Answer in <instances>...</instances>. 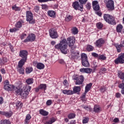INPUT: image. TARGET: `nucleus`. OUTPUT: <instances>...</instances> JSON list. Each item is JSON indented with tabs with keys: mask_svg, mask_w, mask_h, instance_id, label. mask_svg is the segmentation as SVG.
Returning <instances> with one entry per match:
<instances>
[{
	"mask_svg": "<svg viewBox=\"0 0 124 124\" xmlns=\"http://www.w3.org/2000/svg\"><path fill=\"white\" fill-rule=\"evenodd\" d=\"M68 45L66 39H63L59 44L55 46V48L57 50H60L62 54L66 55L68 53Z\"/></svg>",
	"mask_w": 124,
	"mask_h": 124,
	"instance_id": "1",
	"label": "nucleus"
},
{
	"mask_svg": "<svg viewBox=\"0 0 124 124\" xmlns=\"http://www.w3.org/2000/svg\"><path fill=\"white\" fill-rule=\"evenodd\" d=\"M31 90V87L30 85H24L22 89L17 88L16 93L17 94L19 93L23 98H27Z\"/></svg>",
	"mask_w": 124,
	"mask_h": 124,
	"instance_id": "2",
	"label": "nucleus"
},
{
	"mask_svg": "<svg viewBox=\"0 0 124 124\" xmlns=\"http://www.w3.org/2000/svg\"><path fill=\"white\" fill-rule=\"evenodd\" d=\"M19 57L22 59L19 61V66H22L25 64V63L28 60V51L27 50H20L19 51Z\"/></svg>",
	"mask_w": 124,
	"mask_h": 124,
	"instance_id": "3",
	"label": "nucleus"
},
{
	"mask_svg": "<svg viewBox=\"0 0 124 124\" xmlns=\"http://www.w3.org/2000/svg\"><path fill=\"white\" fill-rule=\"evenodd\" d=\"M103 18L105 21L108 24L110 25H116V20L113 16L109 14H104Z\"/></svg>",
	"mask_w": 124,
	"mask_h": 124,
	"instance_id": "4",
	"label": "nucleus"
},
{
	"mask_svg": "<svg viewBox=\"0 0 124 124\" xmlns=\"http://www.w3.org/2000/svg\"><path fill=\"white\" fill-rule=\"evenodd\" d=\"M81 63L83 66L85 67H89L90 66V63L88 60V57L87 54L85 53H82L81 55Z\"/></svg>",
	"mask_w": 124,
	"mask_h": 124,
	"instance_id": "5",
	"label": "nucleus"
},
{
	"mask_svg": "<svg viewBox=\"0 0 124 124\" xmlns=\"http://www.w3.org/2000/svg\"><path fill=\"white\" fill-rule=\"evenodd\" d=\"M26 21L29 22V24H34L35 23V20L33 19V15L31 12H26Z\"/></svg>",
	"mask_w": 124,
	"mask_h": 124,
	"instance_id": "6",
	"label": "nucleus"
},
{
	"mask_svg": "<svg viewBox=\"0 0 124 124\" xmlns=\"http://www.w3.org/2000/svg\"><path fill=\"white\" fill-rule=\"evenodd\" d=\"M35 40V35L33 33L30 34L26 39H25L23 42L26 43L27 42H32Z\"/></svg>",
	"mask_w": 124,
	"mask_h": 124,
	"instance_id": "7",
	"label": "nucleus"
},
{
	"mask_svg": "<svg viewBox=\"0 0 124 124\" xmlns=\"http://www.w3.org/2000/svg\"><path fill=\"white\" fill-rule=\"evenodd\" d=\"M114 62L116 64H119V63H124V53L119 55L118 58L115 60Z\"/></svg>",
	"mask_w": 124,
	"mask_h": 124,
	"instance_id": "8",
	"label": "nucleus"
},
{
	"mask_svg": "<svg viewBox=\"0 0 124 124\" xmlns=\"http://www.w3.org/2000/svg\"><path fill=\"white\" fill-rule=\"evenodd\" d=\"M73 6L74 9L76 10H80V11H83V5L79 4V2L75 1L73 3Z\"/></svg>",
	"mask_w": 124,
	"mask_h": 124,
	"instance_id": "9",
	"label": "nucleus"
},
{
	"mask_svg": "<svg viewBox=\"0 0 124 124\" xmlns=\"http://www.w3.org/2000/svg\"><path fill=\"white\" fill-rule=\"evenodd\" d=\"M49 35L51 38L56 39L58 38L59 35H58V33L57 31L55 30L54 29H51L49 30Z\"/></svg>",
	"mask_w": 124,
	"mask_h": 124,
	"instance_id": "10",
	"label": "nucleus"
},
{
	"mask_svg": "<svg viewBox=\"0 0 124 124\" xmlns=\"http://www.w3.org/2000/svg\"><path fill=\"white\" fill-rule=\"evenodd\" d=\"M4 89L6 91H7L8 92L14 91V92H15V93H16V91L18 90L17 87L14 86L13 85H10V84H9V85H7V86L4 87Z\"/></svg>",
	"mask_w": 124,
	"mask_h": 124,
	"instance_id": "11",
	"label": "nucleus"
},
{
	"mask_svg": "<svg viewBox=\"0 0 124 124\" xmlns=\"http://www.w3.org/2000/svg\"><path fill=\"white\" fill-rule=\"evenodd\" d=\"M74 80H76V85H82L83 82H84V77L81 75L78 78H74Z\"/></svg>",
	"mask_w": 124,
	"mask_h": 124,
	"instance_id": "12",
	"label": "nucleus"
},
{
	"mask_svg": "<svg viewBox=\"0 0 124 124\" xmlns=\"http://www.w3.org/2000/svg\"><path fill=\"white\" fill-rule=\"evenodd\" d=\"M104 43H105V41H104L103 39L100 38L95 42V45L96 47H98V48H101Z\"/></svg>",
	"mask_w": 124,
	"mask_h": 124,
	"instance_id": "13",
	"label": "nucleus"
},
{
	"mask_svg": "<svg viewBox=\"0 0 124 124\" xmlns=\"http://www.w3.org/2000/svg\"><path fill=\"white\" fill-rule=\"evenodd\" d=\"M107 7L108 10H114V1L112 0H108L107 3Z\"/></svg>",
	"mask_w": 124,
	"mask_h": 124,
	"instance_id": "14",
	"label": "nucleus"
},
{
	"mask_svg": "<svg viewBox=\"0 0 124 124\" xmlns=\"http://www.w3.org/2000/svg\"><path fill=\"white\" fill-rule=\"evenodd\" d=\"M67 41L69 42V47H70V46H73L75 44V37L74 36L69 37L67 38Z\"/></svg>",
	"mask_w": 124,
	"mask_h": 124,
	"instance_id": "15",
	"label": "nucleus"
},
{
	"mask_svg": "<svg viewBox=\"0 0 124 124\" xmlns=\"http://www.w3.org/2000/svg\"><path fill=\"white\" fill-rule=\"evenodd\" d=\"M93 7L94 10L95 11H98L99 10L100 7L99 5H98V2L97 1H93L92 3Z\"/></svg>",
	"mask_w": 124,
	"mask_h": 124,
	"instance_id": "16",
	"label": "nucleus"
},
{
	"mask_svg": "<svg viewBox=\"0 0 124 124\" xmlns=\"http://www.w3.org/2000/svg\"><path fill=\"white\" fill-rule=\"evenodd\" d=\"M62 93L63 94H67V95L73 94V91L72 90H63L62 91Z\"/></svg>",
	"mask_w": 124,
	"mask_h": 124,
	"instance_id": "17",
	"label": "nucleus"
},
{
	"mask_svg": "<svg viewBox=\"0 0 124 124\" xmlns=\"http://www.w3.org/2000/svg\"><path fill=\"white\" fill-rule=\"evenodd\" d=\"M47 14L48 16L51 18H55V17H56V12L54 11H48L47 12Z\"/></svg>",
	"mask_w": 124,
	"mask_h": 124,
	"instance_id": "18",
	"label": "nucleus"
},
{
	"mask_svg": "<svg viewBox=\"0 0 124 124\" xmlns=\"http://www.w3.org/2000/svg\"><path fill=\"white\" fill-rule=\"evenodd\" d=\"M71 47V53L72 54V55H75V56H78L77 55H79V52H77V53L75 52V49L76 47L74 46H70Z\"/></svg>",
	"mask_w": 124,
	"mask_h": 124,
	"instance_id": "19",
	"label": "nucleus"
},
{
	"mask_svg": "<svg viewBox=\"0 0 124 124\" xmlns=\"http://www.w3.org/2000/svg\"><path fill=\"white\" fill-rule=\"evenodd\" d=\"M80 91H81V88L80 86H75L73 88V94L74 93H80Z\"/></svg>",
	"mask_w": 124,
	"mask_h": 124,
	"instance_id": "20",
	"label": "nucleus"
},
{
	"mask_svg": "<svg viewBox=\"0 0 124 124\" xmlns=\"http://www.w3.org/2000/svg\"><path fill=\"white\" fill-rule=\"evenodd\" d=\"M19 62H18V71H19V73H20V74H24V73H25V68H22L23 67V66L24 65H22V66H19Z\"/></svg>",
	"mask_w": 124,
	"mask_h": 124,
	"instance_id": "21",
	"label": "nucleus"
},
{
	"mask_svg": "<svg viewBox=\"0 0 124 124\" xmlns=\"http://www.w3.org/2000/svg\"><path fill=\"white\" fill-rule=\"evenodd\" d=\"M115 46L117 50V52H120L122 51V48H124V46L121 44L120 45H118V44L115 45Z\"/></svg>",
	"mask_w": 124,
	"mask_h": 124,
	"instance_id": "22",
	"label": "nucleus"
},
{
	"mask_svg": "<svg viewBox=\"0 0 124 124\" xmlns=\"http://www.w3.org/2000/svg\"><path fill=\"white\" fill-rule=\"evenodd\" d=\"M39 113L41 115H42V116H48V115H49V112H48L47 111L45 110L44 109H40L39 110Z\"/></svg>",
	"mask_w": 124,
	"mask_h": 124,
	"instance_id": "23",
	"label": "nucleus"
},
{
	"mask_svg": "<svg viewBox=\"0 0 124 124\" xmlns=\"http://www.w3.org/2000/svg\"><path fill=\"white\" fill-rule=\"evenodd\" d=\"M36 67L38 69H44V67H45V65H44V64L42 63H38L37 64Z\"/></svg>",
	"mask_w": 124,
	"mask_h": 124,
	"instance_id": "24",
	"label": "nucleus"
},
{
	"mask_svg": "<svg viewBox=\"0 0 124 124\" xmlns=\"http://www.w3.org/2000/svg\"><path fill=\"white\" fill-rule=\"evenodd\" d=\"M92 86H93V83H92L87 84V85L85 87V92H86V93H88V92H89V91L91 90Z\"/></svg>",
	"mask_w": 124,
	"mask_h": 124,
	"instance_id": "25",
	"label": "nucleus"
},
{
	"mask_svg": "<svg viewBox=\"0 0 124 124\" xmlns=\"http://www.w3.org/2000/svg\"><path fill=\"white\" fill-rule=\"evenodd\" d=\"M101 111V109L99 106H95L93 108V111L95 113H99Z\"/></svg>",
	"mask_w": 124,
	"mask_h": 124,
	"instance_id": "26",
	"label": "nucleus"
},
{
	"mask_svg": "<svg viewBox=\"0 0 124 124\" xmlns=\"http://www.w3.org/2000/svg\"><path fill=\"white\" fill-rule=\"evenodd\" d=\"M56 122V119L54 118H51L49 121H46L45 124H52Z\"/></svg>",
	"mask_w": 124,
	"mask_h": 124,
	"instance_id": "27",
	"label": "nucleus"
},
{
	"mask_svg": "<svg viewBox=\"0 0 124 124\" xmlns=\"http://www.w3.org/2000/svg\"><path fill=\"white\" fill-rule=\"evenodd\" d=\"M16 109H21L23 107V103L18 101L16 103Z\"/></svg>",
	"mask_w": 124,
	"mask_h": 124,
	"instance_id": "28",
	"label": "nucleus"
},
{
	"mask_svg": "<svg viewBox=\"0 0 124 124\" xmlns=\"http://www.w3.org/2000/svg\"><path fill=\"white\" fill-rule=\"evenodd\" d=\"M123 25L119 24L116 27V31L117 32H121L122 31V30H123Z\"/></svg>",
	"mask_w": 124,
	"mask_h": 124,
	"instance_id": "29",
	"label": "nucleus"
},
{
	"mask_svg": "<svg viewBox=\"0 0 124 124\" xmlns=\"http://www.w3.org/2000/svg\"><path fill=\"white\" fill-rule=\"evenodd\" d=\"M26 82L28 85H31L33 83V79L32 78H28L26 79Z\"/></svg>",
	"mask_w": 124,
	"mask_h": 124,
	"instance_id": "30",
	"label": "nucleus"
},
{
	"mask_svg": "<svg viewBox=\"0 0 124 124\" xmlns=\"http://www.w3.org/2000/svg\"><path fill=\"white\" fill-rule=\"evenodd\" d=\"M86 49L87 51H89V52H91V51H93V49H94V47L93 46L89 45L87 46Z\"/></svg>",
	"mask_w": 124,
	"mask_h": 124,
	"instance_id": "31",
	"label": "nucleus"
},
{
	"mask_svg": "<svg viewBox=\"0 0 124 124\" xmlns=\"http://www.w3.org/2000/svg\"><path fill=\"white\" fill-rule=\"evenodd\" d=\"M13 114V113L12 111H9L4 112V115H5V116L8 118H10V117L12 116Z\"/></svg>",
	"mask_w": 124,
	"mask_h": 124,
	"instance_id": "32",
	"label": "nucleus"
},
{
	"mask_svg": "<svg viewBox=\"0 0 124 124\" xmlns=\"http://www.w3.org/2000/svg\"><path fill=\"white\" fill-rule=\"evenodd\" d=\"M32 67H29L28 68H26V73H27V74H30V73H31V72H32Z\"/></svg>",
	"mask_w": 124,
	"mask_h": 124,
	"instance_id": "33",
	"label": "nucleus"
},
{
	"mask_svg": "<svg viewBox=\"0 0 124 124\" xmlns=\"http://www.w3.org/2000/svg\"><path fill=\"white\" fill-rule=\"evenodd\" d=\"M65 20L66 22H69L70 21H71L72 20V16L69 15H67Z\"/></svg>",
	"mask_w": 124,
	"mask_h": 124,
	"instance_id": "34",
	"label": "nucleus"
},
{
	"mask_svg": "<svg viewBox=\"0 0 124 124\" xmlns=\"http://www.w3.org/2000/svg\"><path fill=\"white\" fill-rule=\"evenodd\" d=\"M119 88H120V89H122L121 93L122 94H124V84H119Z\"/></svg>",
	"mask_w": 124,
	"mask_h": 124,
	"instance_id": "35",
	"label": "nucleus"
},
{
	"mask_svg": "<svg viewBox=\"0 0 124 124\" xmlns=\"http://www.w3.org/2000/svg\"><path fill=\"white\" fill-rule=\"evenodd\" d=\"M31 119V116L30 114H27L26 115V119L25 120V124H28V121H30Z\"/></svg>",
	"mask_w": 124,
	"mask_h": 124,
	"instance_id": "36",
	"label": "nucleus"
},
{
	"mask_svg": "<svg viewBox=\"0 0 124 124\" xmlns=\"http://www.w3.org/2000/svg\"><path fill=\"white\" fill-rule=\"evenodd\" d=\"M13 10H15V11H20L21 10V8L19 7L16 6V5H14L12 7Z\"/></svg>",
	"mask_w": 124,
	"mask_h": 124,
	"instance_id": "37",
	"label": "nucleus"
},
{
	"mask_svg": "<svg viewBox=\"0 0 124 124\" xmlns=\"http://www.w3.org/2000/svg\"><path fill=\"white\" fill-rule=\"evenodd\" d=\"M72 32L73 34H77L78 33V29L76 27L72 29Z\"/></svg>",
	"mask_w": 124,
	"mask_h": 124,
	"instance_id": "38",
	"label": "nucleus"
},
{
	"mask_svg": "<svg viewBox=\"0 0 124 124\" xmlns=\"http://www.w3.org/2000/svg\"><path fill=\"white\" fill-rule=\"evenodd\" d=\"M97 28L99 29H101L102 28H103V24H102L101 22H99L96 24Z\"/></svg>",
	"mask_w": 124,
	"mask_h": 124,
	"instance_id": "39",
	"label": "nucleus"
},
{
	"mask_svg": "<svg viewBox=\"0 0 124 124\" xmlns=\"http://www.w3.org/2000/svg\"><path fill=\"white\" fill-rule=\"evenodd\" d=\"M46 84H40V85L39 86V89L40 90H46Z\"/></svg>",
	"mask_w": 124,
	"mask_h": 124,
	"instance_id": "40",
	"label": "nucleus"
},
{
	"mask_svg": "<svg viewBox=\"0 0 124 124\" xmlns=\"http://www.w3.org/2000/svg\"><path fill=\"white\" fill-rule=\"evenodd\" d=\"M118 77L121 79H124V73H123V72L119 73Z\"/></svg>",
	"mask_w": 124,
	"mask_h": 124,
	"instance_id": "41",
	"label": "nucleus"
},
{
	"mask_svg": "<svg viewBox=\"0 0 124 124\" xmlns=\"http://www.w3.org/2000/svg\"><path fill=\"white\" fill-rule=\"evenodd\" d=\"M68 118L69 119H74V118H75V114H74V113H70L68 115Z\"/></svg>",
	"mask_w": 124,
	"mask_h": 124,
	"instance_id": "42",
	"label": "nucleus"
},
{
	"mask_svg": "<svg viewBox=\"0 0 124 124\" xmlns=\"http://www.w3.org/2000/svg\"><path fill=\"white\" fill-rule=\"evenodd\" d=\"M92 71H93V69L89 68H85V73H92Z\"/></svg>",
	"mask_w": 124,
	"mask_h": 124,
	"instance_id": "43",
	"label": "nucleus"
},
{
	"mask_svg": "<svg viewBox=\"0 0 124 124\" xmlns=\"http://www.w3.org/2000/svg\"><path fill=\"white\" fill-rule=\"evenodd\" d=\"M16 28H22V23H21V22L18 21V22H17L16 24Z\"/></svg>",
	"mask_w": 124,
	"mask_h": 124,
	"instance_id": "44",
	"label": "nucleus"
},
{
	"mask_svg": "<svg viewBox=\"0 0 124 124\" xmlns=\"http://www.w3.org/2000/svg\"><path fill=\"white\" fill-rule=\"evenodd\" d=\"M99 60H102L103 61H105L106 60V57L103 55H99Z\"/></svg>",
	"mask_w": 124,
	"mask_h": 124,
	"instance_id": "45",
	"label": "nucleus"
},
{
	"mask_svg": "<svg viewBox=\"0 0 124 124\" xmlns=\"http://www.w3.org/2000/svg\"><path fill=\"white\" fill-rule=\"evenodd\" d=\"M79 1L81 5H83V4H86L87 2L88 1V0H79Z\"/></svg>",
	"mask_w": 124,
	"mask_h": 124,
	"instance_id": "46",
	"label": "nucleus"
},
{
	"mask_svg": "<svg viewBox=\"0 0 124 124\" xmlns=\"http://www.w3.org/2000/svg\"><path fill=\"white\" fill-rule=\"evenodd\" d=\"M87 93L86 91L83 93V94L81 96V98L82 100H86V94H87Z\"/></svg>",
	"mask_w": 124,
	"mask_h": 124,
	"instance_id": "47",
	"label": "nucleus"
},
{
	"mask_svg": "<svg viewBox=\"0 0 124 124\" xmlns=\"http://www.w3.org/2000/svg\"><path fill=\"white\" fill-rule=\"evenodd\" d=\"M4 87H6L7 86L9 85V81L7 80H6L3 82Z\"/></svg>",
	"mask_w": 124,
	"mask_h": 124,
	"instance_id": "48",
	"label": "nucleus"
},
{
	"mask_svg": "<svg viewBox=\"0 0 124 124\" xmlns=\"http://www.w3.org/2000/svg\"><path fill=\"white\" fill-rule=\"evenodd\" d=\"M107 70V69H106L104 67L101 68L100 69V73H104V72H105V71H106Z\"/></svg>",
	"mask_w": 124,
	"mask_h": 124,
	"instance_id": "49",
	"label": "nucleus"
},
{
	"mask_svg": "<svg viewBox=\"0 0 124 124\" xmlns=\"http://www.w3.org/2000/svg\"><path fill=\"white\" fill-rule=\"evenodd\" d=\"M59 62L61 64H65V62H64V60L63 59H59Z\"/></svg>",
	"mask_w": 124,
	"mask_h": 124,
	"instance_id": "50",
	"label": "nucleus"
},
{
	"mask_svg": "<svg viewBox=\"0 0 124 124\" xmlns=\"http://www.w3.org/2000/svg\"><path fill=\"white\" fill-rule=\"evenodd\" d=\"M42 8L44 10H47V9H48V6L46 4L42 5Z\"/></svg>",
	"mask_w": 124,
	"mask_h": 124,
	"instance_id": "51",
	"label": "nucleus"
},
{
	"mask_svg": "<svg viewBox=\"0 0 124 124\" xmlns=\"http://www.w3.org/2000/svg\"><path fill=\"white\" fill-rule=\"evenodd\" d=\"M89 122V118L86 117L85 118L83 121H82V123L83 124H87Z\"/></svg>",
	"mask_w": 124,
	"mask_h": 124,
	"instance_id": "52",
	"label": "nucleus"
},
{
	"mask_svg": "<svg viewBox=\"0 0 124 124\" xmlns=\"http://www.w3.org/2000/svg\"><path fill=\"white\" fill-rule=\"evenodd\" d=\"M18 31V29H17L16 28L10 29V32H15L16 31Z\"/></svg>",
	"mask_w": 124,
	"mask_h": 124,
	"instance_id": "53",
	"label": "nucleus"
},
{
	"mask_svg": "<svg viewBox=\"0 0 124 124\" xmlns=\"http://www.w3.org/2000/svg\"><path fill=\"white\" fill-rule=\"evenodd\" d=\"M26 36H27L26 34H25L24 33L21 34V35L20 36V38H21V40H23V39H25V38H26Z\"/></svg>",
	"mask_w": 124,
	"mask_h": 124,
	"instance_id": "54",
	"label": "nucleus"
},
{
	"mask_svg": "<svg viewBox=\"0 0 124 124\" xmlns=\"http://www.w3.org/2000/svg\"><path fill=\"white\" fill-rule=\"evenodd\" d=\"M52 0H38L39 2H47V1H52Z\"/></svg>",
	"mask_w": 124,
	"mask_h": 124,
	"instance_id": "55",
	"label": "nucleus"
},
{
	"mask_svg": "<svg viewBox=\"0 0 124 124\" xmlns=\"http://www.w3.org/2000/svg\"><path fill=\"white\" fill-rule=\"evenodd\" d=\"M46 104L47 105V106H50V105L52 104V100H47L46 102Z\"/></svg>",
	"mask_w": 124,
	"mask_h": 124,
	"instance_id": "56",
	"label": "nucleus"
},
{
	"mask_svg": "<svg viewBox=\"0 0 124 124\" xmlns=\"http://www.w3.org/2000/svg\"><path fill=\"white\" fill-rule=\"evenodd\" d=\"M92 55L93 56V57H94L95 58H98L99 55L95 52H93L92 53Z\"/></svg>",
	"mask_w": 124,
	"mask_h": 124,
	"instance_id": "57",
	"label": "nucleus"
},
{
	"mask_svg": "<svg viewBox=\"0 0 124 124\" xmlns=\"http://www.w3.org/2000/svg\"><path fill=\"white\" fill-rule=\"evenodd\" d=\"M86 7L87 9H91V3H87V4L86 5Z\"/></svg>",
	"mask_w": 124,
	"mask_h": 124,
	"instance_id": "58",
	"label": "nucleus"
},
{
	"mask_svg": "<svg viewBox=\"0 0 124 124\" xmlns=\"http://www.w3.org/2000/svg\"><path fill=\"white\" fill-rule=\"evenodd\" d=\"M100 92L102 93H104L105 91H106V88L104 87H102L101 89H100Z\"/></svg>",
	"mask_w": 124,
	"mask_h": 124,
	"instance_id": "59",
	"label": "nucleus"
},
{
	"mask_svg": "<svg viewBox=\"0 0 124 124\" xmlns=\"http://www.w3.org/2000/svg\"><path fill=\"white\" fill-rule=\"evenodd\" d=\"M34 10L35 11V12H36L37 13V12H38V11H39V7L36 6L34 8Z\"/></svg>",
	"mask_w": 124,
	"mask_h": 124,
	"instance_id": "60",
	"label": "nucleus"
},
{
	"mask_svg": "<svg viewBox=\"0 0 124 124\" xmlns=\"http://www.w3.org/2000/svg\"><path fill=\"white\" fill-rule=\"evenodd\" d=\"M4 122L5 124H11V122L9 121V120H4Z\"/></svg>",
	"mask_w": 124,
	"mask_h": 124,
	"instance_id": "61",
	"label": "nucleus"
},
{
	"mask_svg": "<svg viewBox=\"0 0 124 124\" xmlns=\"http://www.w3.org/2000/svg\"><path fill=\"white\" fill-rule=\"evenodd\" d=\"M122 95V94H121L119 93H116V97H117V98H120V97H121Z\"/></svg>",
	"mask_w": 124,
	"mask_h": 124,
	"instance_id": "62",
	"label": "nucleus"
},
{
	"mask_svg": "<svg viewBox=\"0 0 124 124\" xmlns=\"http://www.w3.org/2000/svg\"><path fill=\"white\" fill-rule=\"evenodd\" d=\"M2 60H3V62H2L3 63H6V62H7V59H6V58H3Z\"/></svg>",
	"mask_w": 124,
	"mask_h": 124,
	"instance_id": "63",
	"label": "nucleus"
},
{
	"mask_svg": "<svg viewBox=\"0 0 124 124\" xmlns=\"http://www.w3.org/2000/svg\"><path fill=\"white\" fill-rule=\"evenodd\" d=\"M113 122H114V123H119V118H115L113 120Z\"/></svg>",
	"mask_w": 124,
	"mask_h": 124,
	"instance_id": "64",
	"label": "nucleus"
}]
</instances>
